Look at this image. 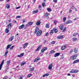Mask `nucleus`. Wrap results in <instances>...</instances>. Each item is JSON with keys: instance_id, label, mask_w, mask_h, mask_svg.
<instances>
[{"instance_id": "20e7f679", "label": "nucleus", "mask_w": 79, "mask_h": 79, "mask_svg": "<svg viewBox=\"0 0 79 79\" xmlns=\"http://www.w3.org/2000/svg\"><path fill=\"white\" fill-rule=\"evenodd\" d=\"M52 66H53V64H51L48 67V69H50V70H51L52 69Z\"/></svg>"}, {"instance_id": "5701e85b", "label": "nucleus", "mask_w": 79, "mask_h": 79, "mask_svg": "<svg viewBox=\"0 0 79 79\" xmlns=\"http://www.w3.org/2000/svg\"><path fill=\"white\" fill-rule=\"evenodd\" d=\"M11 46V44H10L7 45V46L6 48V50H8V48H10V46Z\"/></svg>"}, {"instance_id": "a18cd8bd", "label": "nucleus", "mask_w": 79, "mask_h": 79, "mask_svg": "<svg viewBox=\"0 0 79 79\" xmlns=\"http://www.w3.org/2000/svg\"><path fill=\"white\" fill-rule=\"evenodd\" d=\"M48 34L49 33L48 32L46 34H45V36H48Z\"/></svg>"}, {"instance_id": "bb28decb", "label": "nucleus", "mask_w": 79, "mask_h": 79, "mask_svg": "<svg viewBox=\"0 0 79 79\" xmlns=\"http://www.w3.org/2000/svg\"><path fill=\"white\" fill-rule=\"evenodd\" d=\"M79 72V71L77 69L74 70V73H78Z\"/></svg>"}, {"instance_id": "69168bd1", "label": "nucleus", "mask_w": 79, "mask_h": 79, "mask_svg": "<svg viewBox=\"0 0 79 79\" xmlns=\"http://www.w3.org/2000/svg\"><path fill=\"white\" fill-rule=\"evenodd\" d=\"M14 23H17V22H16V21L15 20V21Z\"/></svg>"}, {"instance_id": "864d4df0", "label": "nucleus", "mask_w": 79, "mask_h": 79, "mask_svg": "<svg viewBox=\"0 0 79 79\" xmlns=\"http://www.w3.org/2000/svg\"><path fill=\"white\" fill-rule=\"evenodd\" d=\"M21 18V16H18L16 17V18Z\"/></svg>"}, {"instance_id": "2f4dec72", "label": "nucleus", "mask_w": 79, "mask_h": 79, "mask_svg": "<svg viewBox=\"0 0 79 79\" xmlns=\"http://www.w3.org/2000/svg\"><path fill=\"white\" fill-rule=\"evenodd\" d=\"M42 5L43 7H44L45 6V2H44L42 4Z\"/></svg>"}, {"instance_id": "a878e982", "label": "nucleus", "mask_w": 79, "mask_h": 79, "mask_svg": "<svg viewBox=\"0 0 79 79\" xmlns=\"http://www.w3.org/2000/svg\"><path fill=\"white\" fill-rule=\"evenodd\" d=\"M38 12V10H37L35 11H33L32 12L33 14H35V13H37Z\"/></svg>"}, {"instance_id": "49530a36", "label": "nucleus", "mask_w": 79, "mask_h": 79, "mask_svg": "<svg viewBox=\"0 0 79 79\" xmlns=\"http://www.w3.org/2000/svg\"><path fill=\"white\" fill-rule=\"evenodd\" d=\"M55 44V41H53L52 42H51V44Z\"/></svg>"}, {"instance_id": "c756f323", "label": "nucleus", "mask_w": 79, "mask_h": 79, "mask_svg": "<svg viewBox=\"0 0 79 79\" xmlns=\"http://www.w3.org/2000/svg\"><path fill=\"white\" fill-rule=\"evenodd\" d=\"M74 52L75 53H77V49L76 48H75Z\"/></svg>"}, {"instance_id": "412c9836", "label": "nucleus", "mask_w": 79, "mask_h": 79, "mask_svg": "<svg viewBox=\"0 0 79 79\" xmlns=\"http://www.w3.org/2000/svg\"><path fill=\"white\" fill-rule=\"evenodd\" d=\"M53 30H51V32L49 33L50 35H52V34H53Z\"/></svg>"}, {"instance_id": "6e6d98bb", "label": "nucleus", "mask_w": 79, "mask_h": 79, "mask_svg": "<svg viewBox=\"0 0 79 79\" xmlns=\"http://www.w3.org/2000/svg\"><path fill=\"white\" fill-rule=\"evenodd\" d=\"M23 23H25V22L26 21V20L25 19H23Z\"/></svg>"}, {"instance_id": "ddd939ff", "label": "nucleus", "mask_w": 79, "mask_h": 79, "mask_svg": "<svg viewBox=\"0 0 79 79\" xmlns=\"http://www.w3.org/2000/svg\"><path fill=\"white\" fill-rule=\"evenodd\" d=\"M7 27H8V29L9 28H11V23L9 24Z\"/></svg>"}, {"instance_id": "dca6fc26", "label": "nucleus", "mask_w": 79, "mask_h": 79, "mask_svg": "<svg viewBox=\"0 0 79 79\" xmlns=\"http://www.w3.org/2000/svg\"><path fill=\"white\" fill-rule=\"evenodd\" d=\"M39 28L38 27H37L36 28V29L35 31V34H36V32H37V31H39Z\"/></svg>"}, {"instance_id": "6e6552de", "label": "nucleus", "mask_w": 79, "mask_h": 79, "mask_svg": "<svg viewBox=\"0 0 79 79\" xmlns=\"http://www.w3.org/2000/svg\"><path fill=\"white\" fill-rule=\"evenodd\" d=\"M24 53H22L20 55H17V57H22V56H24Z\"/></svg>"}, {"instance_id": "09e8293b", "label": "nucleus", "mask_w": 79, "mask_h": 79, "mask_svg": "<svg viewBox=\"0 0 79 79\" xmlns=\"http://www.w3.org/2000/svg\"><path fill=\"white\" fill-rule=\"evenodd\" d=\"M48 14L47 13H46L45 14V16L46 17H47V16H48Z\"/></svg>"}, {"instance_id": "338daca9", "label": "nucleus", "mask_w": 79, "mask_h": 79, "mask_svg": "<svg viewBox=\"0 0 79 79\" xmlns=\"http://www.w3.org/2000/svg\"><path fill=\"white\" fill-rule=\"evenodd\" d=\"M19 8H20V7H17L16 8V9H19Z\"/></svg>"}, {"instance_id": "39448f33", "label": "nucleus", "mask_w": 79, "mask_h": 79, "mask_svg": "<svg viewBox=\"0 0 79 79\" xmlns=\"http://www.w3.org/2000/svg\"><path fill=\"white\" fill-rule=\"evenodd\" d=\"M4 63V60H3L2 62L0 64V70L2 69V66H3V63Z\"/></svg>"}, {"instance_id": "0eeeda50", "label": "nucleus", "mask_w": 79, "mask_h": 79, "mask_svg": "<svg viewBox=\"0 0 79 79\" xmlns=\"http://www.w3.org/2000/svg\"><path fill=\"white\" fill-rule=\"evenodd\" d=\"M32 24H33V22H30L27 24V26H31V25H32Z\"/></svg>"}, {"instance_id": "774afa93", "label": "nucleus", "mask_w": 79, "mask_h": 79, "mask_svg": "<svg viewBox=\"0 0 79 79\" xmlns=\"http://www.w3.org/2000/svg\"><path fill=\"white\" fill-rule=\"evenodd\" d=\"M19 79H23V77H21Z\"/></svg>"}, {"instance_id": "a19ab883", "label": "nucleus", "mask_w": 79, "mask_h": 79, "mask_svg": "<svg viewBox=\"0 0 79 79\" xmlns=\"http://www.w3.org/2000/svg\"><path fill=\"white\" fill-rule=\"evenodd\" d=\"M8 53V51H7L5 53V55H7V54Z\"/></svg>"}, {"instance_id": "f03ea898", "label": "nucleus", "mask_w": 79, "mask_h": 79, "mask_svg": "<svg viewBox=\"0 0 79 79\" xmlns=\"http://www.w3.org/2000/svg\"><path fill=\"white\" fill-rule=\"evenodd\" d=\"M42 32L41 30L38 31L36 35L37 36H40L42 34Z\"/></svg>"}, {"instance_id": "cd10ccee", "label": "nucleus", "mask_w": 79, "mask_h": 79, "mask_svg": "<svg viewBox=\"0 0 79 79\" xmlns=\"http://www.w3.org/2000/svg\"><path fill=\"white\" fill-rule=\"evenodd\" d=\"M66 18L65 17H64L63 18V22L64 23L65 22V21H66Z\"/></svg>"}, {"instance_id": "e2e57ef3", "label": "nucleus", "mask_w": 79, "mask_h": 79, "mask_svg": "<svg viewBox=\"0 0 79 79\" xmlns=\"http://www.w3.org/2000/svg\"><path fill=\"white\" fill-rule=\"evenodd\" d=\"M40 8H41V6L39 5V9H40Z\"/></svg>"}, {"instance_id": "7ed1b4c3", "label": "nucleus", "mask_w": 79, "mask_h": 79, "mask_svg": "<svg viewBox=\"0 0 79 79\" xmlns=\"http://www.w3.org/2000/svg\"><path fill=\"white\" fill-rule=\"evenodd\" d=\"M11 61V60H7V62H6V69H8V66H9V64H10V62Z\"/></svg>"}, {"instance_id": "3c124183", "label": "nucleus", "mask_w": 79, "mask_h": 79, "mask_svg": "<svg viewBox=\"0 0 79 79\" xmlns=\"http://www.w3.org/2000/svg\"><path fill=\"white\" fill-rule=\"evenodd\" d=\"M66 31V27H65V28H64L63 29V32H65V31Z\"/></svg>"}, {"instance_id": "9b49d317", "label": "nucleus", "mask_w": 79, "mask_h": 79, "mask_svg": "<svg viewBox=\"0 0 79 79\" xmlns=\"http://www.w3.org/2000/svg\"><path fill=\"white\" fill-rule=\"evenodd\" d=\"M24 27V24H22V25L20 26L19 27V29H23V28Z\"/></svg>"}, {"instance_id": "e433bc0d", "label": "nucleus", "mask_w": 79, "mask_h": 79, "mask_svg": "<svg viewBox=\"0 0 79 79\" xmlns=\"http://www.w3.org/2000/svg\"><path fill=\"white\" fill-rule=\"evenodd\" d=\"M63 38V36L60 35L58 37V39H62Z\"/></svg>"}, {"instance_id": "4be33fe9", "label": "nucleus", "mask_w": 79, "mask_h": 79, "mask_svg": "<svg viewBox=\"0 0 79 79\" xmlns=\"http://www.w3.org/2000/svg\"><path fill=\"white\" fill-rule=\"evenodd\" d=\"M6 33H8L9 32V29L6 28L5 31Z\"/></svg>"}, {"instance_id": "de8ad7c7", "label": "nucleus", "mask_w": 79, "mask_h": 79, "mask_svg": "<svg viewBox=\"0 0 79 79\" xmlns=\"http://www.w3.org/2000/svg\"><path fill=\"white\" fill-rule=\"evenodd\" d=\"M44 51H45V50H47V48L46 47L44 48H43Z\"/></svg>"}, {"instance_id": "680f3d73", "label": "nucleus", "mask_w": 79, "mask_h": 79, "mask_svg": "<svg viewBox=\"0 0 79 79\" xmlns=\"http://www.w3.org/2000/svg\"><path fill=\"white\" fill-rule=\"evenodd\" d=\"M61 58V59H63L64 58V56H62Z\"/></svg>"}, {"instance_id": "c03bdc74", "label": "nucleus", "mask_w": 79, "mask_h": 79, "mask_svg": "<svg viewBox=\"0 0 79 79\" xmlns=\"http://www.w3.org/2000/svg\"><path fill=\"white\" fill-rule=\"evenodd\" d=\"M78 34L77 33H75L73 34V36H75V35H77Z\"/></svg>"}, {"instance_id": "8fccbe9b", "label": "nucleus", "mask_w": 79, "mask_h": 79, "mask_svg": "<svg viewBox=\"0 0 79 79\" xmlns=\"http://www.w3.org/2000/svg\"><path fill=\"white\" fill-rule=\"evenodd\" d=\"M7 78H8V77H7V76H6L3 77V79H7Z\"/></svg>"}, {"instance_id": "37998d69", "label": "nucleus", "mask_w": 79, "mask_h": 79, "mask_svg": "<svg viewBox=\"0 0 79 79\" xmlns=\"http://www.w3.org/2000/svg\"><path fill=\"white\" fill-rule=\"evenodd\" d=\"M73 49H71V50L70 51L69 53L70 54H71L72 52H73Z\"/></svg>"}, {"instance_id": "72a5a7b5", "label": "nucleus", "mask_w": 79, "mask_h": 79, "mask_svg": "<svg viewBox=\"0 0 79 79\" xmlns=\"http://www.w3.org/2000/svg\"><path fill=\"white\" fill-rule=\"evenodd\" d=\"M14 47H15V46H12L10 48V50H12V49H13V48H14Z\"/></svg>"}, {"instance_id": "473e14b6", "label": "nucleus", "mask_w": 79, "mask_h": 79, "mask_svg": "<svg viewBox=\"0 0 79 79\" xmlns=\"http://www.w3.org/2000/svg\"><path fill=\"white\" fill-rule=\"evenodd\" d=\"M77 38H75L74 39H73V42H75V41H76V40H77Z\"/></svg>"}, {"instance_id": "7c9ffc66", "label": "nucleus", "mask_w": 79, "mask_h": 79, "mask_svg": "<svg viewBox=\"0 0 79 79\" xmlns=\"http://www.w3.org/2000/svg\"><path fill=\"white\" fill-rule=\"evenodd\" d=\"M34 70V68H32L31 69H30V71L31 72V71H33Z\"/></svg>"}, {"instance_id": "c9c22d12", "label": "nucleus", "mask_w": 79, "mask_h": 79, "mask_svg": "<svg viewBox=\"0 0 79 79\" xmlns=\"http://www.w3.org/2000/svg\"><path fill=\"white\" fill-rule=\"evenodd\" d=\"M45 27H46L47 28H48L49 27V26H48V24H47L46 25Z\"/></svg>"}, {"instance_id": "b1692460", "label": "nucleus", "mask_w": 79, "mask_h": 79, "mask_svg": "<svg viewBox=\"0 0 79 79\" xmlns=\"http://www.w3.org/2000/svg\"><path fill=\"white\" fill-rule=\"evenodd\" d=\"M49 75V74L48 73H47L46 74H44V75H43V77H45V76H48Z\"/></svg>"}, {"instance_id": "f257e3e1", "label": "nucleus", "mask_w": 79, "mask_h": 79, "mask_svg": "<svg viewBox=\"0 0 79 79\" xmlns=\"http://www.w3.org/2000/svg\"><path fill=\"white\" fill-rule=\"evenodd\" d=\"M77 55H74L72 56H71L70 57V60H74L75 59H76L77 57Z\"/></svg>"}, {"instance_id": "58836bf2", "label": "nucleus", "mask_w": 79, "mask_h": 79, "mask_svg": "<svg viewBox=\"0 0 79 79\" xmlns=\"http://www.w3.org/2000/svg\"><path fill=\"white\" fill-rule=\"evenodd\" d=\"M31 76H32V74H29V75H28L27 76L28 77H31Z\"/></svg>"}, {"instance_id": "a211bd4d", "label": "nucleus", "mask_w": 79, "mask_h": 79, "mask_svg": "<svg viewBox=\"0 0 79 79\" xmlns=\"http://www.w3.org/2000/svg\"><path fill=\"white\" fill-rule=\"evenodd\" d=\"M60 30H63V25H61L60 26Z\"/></svg>"}, {"instance_id": "2eb2a0df", "label": "nucleus", "mask_w": 79, "mask_h": 79, "mask_svg": "<svg viewBox=\"0 0 79 79\" xmlns=\"http://www.w3.org/2000/svg\"><path fill=\"white\" fill-rule=\"evenodd\" d=\"M41 23V22H40L39 21H38V22H36V25L37 26H40V24Z\"/></svg>"}, {"instance_id": "393cba45", "label": "nucleus", "mask_w": 79, "mask_h": 79, "mask_svg": "<svg viewBox=\"0 0 79 79\" xmlns=\"http://www.w3.org/2000/svg\"><path fill=\"white\" fill-rule=\"evenodd\" d=\"M40 60V59H35V60L34 61V63H35V62L36 61H38V60Z\"/></svg>"}, {"instance_id": "ea45409f", "label": "nucleus", "mask_w": 79, "mask_h": 79, "mask_svg": "<svg viewBox=\"0 0 79 79\" xmlns=\"http://www.w3.org/2000/svg\"><path fill=\"white\" fill-rule=\"evenodd\" d=\"M26 64V63L25 62L23 63H21V66H23L24 64Z\"/></svg>"}, {"instance_id": "4c0bfd02", "label": "nucleus", "mask_w": 79, "mask_h": 79, "mask_svg": "<svg viewBox=\"0 0 79 79\" xmlns=\"http://www.w3.org/2000/svg\"><path fill=\"white\" fill-rule=\"evenodd\" d=\"M47 10L49 12H50V11H51V9L50 8H48Z\"/></svg>"}, {"instance_id": "aec40b11", "label": "nucleus", "mask_w": 79, "mask_h": 79, "mask_svg": "<svg viewBox=\"0 0 79 79\" xmlns=\"http://www.w3.org/2000/svg\"><path fill=\"white\" fill-rule=\"evenodd\" d=\"M72 9L73 10H75V11H77V9H76V7H75L73 6L72 7Z\"/></svg>"}, {"instance_id": "79ce46f5", "label": "nucleus", "mask_w": 79, "mask_h": 79, "mask_svg": "<svg viewBox=\"0 0 79 79\" xmlns=\"http://www.w3.org/2000/svg\"><path fill=\"white\" fill-rule=\"evenodd\" d=\"M6 7L7 8H10V5H6Z\"/></svg>"}, {"instance_id": "5fc2aeb1", "label": "nucleus", "mask_w": 79, "mask_h": 79, "mask_svg": "<svg viewBox=\"0 0 79 79\" xmlns=\"http://www.w3.org/2000/svg\"><path fill=\"white\" fill-rule=\"evenodd\" d=\"M71 12H72V10H69V13H71Z\"/></svg>"}, {"instance_id": "f8f14e48", "label": "nucleus", "mask_w": 79, "mask_h": 79, "mask_svg": "<svg viewBox=\"0 0 79 79\" xmlns=\"http://www.w3.org/2000/svg\"><path fill=\"white\" fill-rule=\"evenodd\" d=\"M73 23V21L71 20H68L66 22V24H70L71 23Z\"/></svg>"}, {"instance_id": "13d9d810", "label": "nucleus", "mask_w": 79, "mask_h": 79, "mask_svg": "<svg viewBox=\"0 0 79 79\" xmlns=\"http://www.w3.org/2000/svg\"><path fill=\"white\" fill-rule=\"evenodd\" d=\"M39 49L40 48H41V46H39L38 47V48Z\"/></svg>"}, {"instance_id": "0e129e2a", "label": "nucleus", "mask_w": 79, "mask_h": 79, "mask_svg": "<svg viewBox=\"0 0 79 79\" xmlns=\"http://www.w3.org/2000/svg\"><path fill=\"white\" fill-rule=\"evenodd\" d=\"M4 56L5 57H6V56H7V55H6L5 54Z\"/></svg>"}, {"instance_id": "603ef678", "label": "nucleus", "mask_w": 79, "mask_h": 79, "mask_svg": "<svg viewBox=\"0 0 79 79\" xmlns=\"http://www.w3.org/2000/svg\"><path fill=\"white\" fill-rule=\"evenodd\" d=\"M41 52H42V53H44V52H45V51L44 50V49H42V50H41Z\"/></svg>"}, {"instance_id": "c85d7f7f", "label": "nucleus", "mask_w": 79, "mask_h": 79, "mask_svg": "<svg viewBox=\"0 0 79 79\" xmlns=\"http://www.w3.org/2000/svg\"><path fill=\"white\" fill-rule=\"evenodd\" d=\"M55 52L54 50H52L49 53V54H52V53H54Z\"/></svg>"}, {"instance_id": "4468645a", "label": "nucleus", "mask_w": 79, "mask_h": 79, "mask_svg": "<svg viewBox=\"0 0 79 79\" xmlns=\"http://www.w3.org/2000/svg\"><path fill=\"white\" fill-rule=\"evenodd\" d=\"M53 30L55 32V33H57L58 32V29H56L55 28H54Z\"/></svg>"}, {"instance_id": "4d7b16f0", "label": "nucleus", "mask_w": 79, "mask_h": 79, "mask_svg": "<svg viewBox=\"0 0 79 79\" xmlns=\"http://www.w3.org/2000/svg\"><path fill=\"white\" fill-rule=\"evenodd\" d=\"M54 24H56V21H54Z\"/></svg>"}, {"instance_id": "423d86ee", "label": "nucleus", "mask_w": 79, "mask_h": 79, "mask_svg": "<svg viewBox=\"0 0 79 79\" xmlns=\"http://www.w3.org/2000/svg\"><path fill=\"white\" fill-rule=\"evenodd\" d=\"M28 44H29V43H26L24 44L23 45V48L24 49L27 47V45H28Z\"/></svg>"}, {"instance_id": "052dcab7", "label": "nucleus", "mask_w": 79, "mask_h": 79, "mask_svg": "<svg viewBox=\"0 0 79 79\" xmlns=\"http://www.w3.org/2000/svg\"><path fill=\"white\" fill-rule=\"evenodd\" d=\"M57 0H53V1H54V2H56Z\"/></svg>"}, {"instance_id": "1a4fd4ad", "label": "nucleus", "mask_w": 79, "mask_h": 79, "mask_svg": "<svg viewBox=\"0 0 79 79\" xmlns=\"http://www.w3.org/2000/svg\"><path fill=\"white\" fill-rule=\"evenodd\" d=\"M79 60H75L74 61L73 63V64H75V63H79Z\"/></svg>"}, {"instance_id": "bf43d9fd", "label": "nucleus", "mask_w": 79, "mask_h": 79, "mask_svg": "<svg viewBox=\"0 0 79 79\" xmlns=\"http://www.w3.org/2000/svg\"><path fill=\"white\" fill-rule=\"evenodd\" d=\"M39 48H37V49H36V51H39Z\"/></svg>"}, {"instance_id": "6ab92c4d", "label": "nucleus", "mask_w": 79, "mask_h": 79, "mask_svg": "<svg viewBox=\"0 0 79 79\" xmlns=\"http://www.w3.org/2000/svg\"><path fill=\"white\" fill-rule=\"evenodd\" d=\"M65 48H66V46H63L61 47V50H64Z\"/></svg>"}, {"instance_id": "9d476101", "label": "nucleus", "mask_w": 79, "mask_h": 79, "mask_svg": "<svg viewBox=\"0 0 79 79\" xmlns=\"http://www.w3.org/2000/svg\"><path fill=\"white\" fill-rule=\"evenodd\" d=\"M60 55V53H56L54 55V57H56V56H59Z\"/></svg>"}, {"instance_id": "f3484780", "label": "nucleus", "mask_w": 79, "mask_h": 79, "mask_svg": "<svg viewBox=\"0 0 79 79\" xmlns=\"http://www.w3.org/2000/svg\"><path fill=\"white\" fill-rule=\"evenodd\" d=\"M14 39V36H12L11 37H10L9 40V41H11L13 39Z\"/></svg>"}, {"instance_id": "f704fd0d", "label": "nucleus", "mask_w": 79, "mask_h": 79, "mask_svg": "<svg viewBox=\"0 0 79 79\" xmlns=\"http://www.w3.org/2000/svg\"><path fill=\"white\" fill-rule=\"evenodd\" d=\"M70 73H74V70H71L70 72Z\"/></svg>"}]
</instances>
